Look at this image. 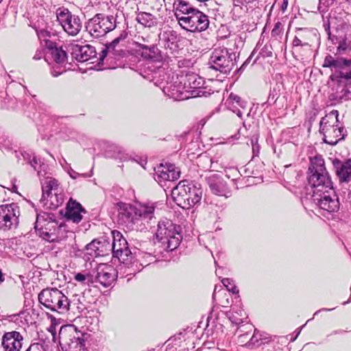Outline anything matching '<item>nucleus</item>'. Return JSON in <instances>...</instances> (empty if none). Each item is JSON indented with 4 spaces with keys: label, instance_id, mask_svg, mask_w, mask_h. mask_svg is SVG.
<instances>
[{
    "label": "nucleus",
    "instance_id": "nucleus-1",
    "mask_svg": "<svg viewBox=\"0 0 351 351\" xmlns=\"http://www.w3.org/2000/svg\"><path fill=\"white\" fill-rule=\"evenodd\" d=\"M118 206V218L121 223L130 226L137 231H143L151 227L155 219V206L143 204L138 206L120 202Z\"/></svg>",
    "mask_w": 351,
    "mask_h": 351
},
{
    "label": "nucleus",
    "instance_id": "nucleus-2",
    "mask_svg": "<svg viewBox=\"0 0 351 351\" xmlns=\"http://www.w3.org/2000/svg\"><path fill=\"white\" fill-rule=\"evenodd\" d=\"M58 337L63 351H88L86 341L88 335L77 330L73 325L61 326Z\"/></svg>",
    "mask_w": 351,
    "mask_h": 351
},
{
    "label": "nucleus",
    "instance_id": "nucleus-3",
    "mask_svg": "<svg viewBox=\"0 0 351 351\" xmlns=\"http://www.w3.org/2000/svg\"><path fill=\"white\" fill-rule=\"evenodd\" d=\"M156 237L167 251H173L182 239V227L170 219H163L158 223Z\"/></svg>",
    "mask_w": 351,
    "mask_h": 351
},
{
    "label": "nucleus",
    "instance_id": "nucleus-4",
    "mask_svg": "<svg viewBox=\"0 0 351 351\" xmlns=\"http://www.w3.org/2000/svg\"><path fill=\"white\" fill-rule=\"evenodd\" d=\"M44 58L48 64L51 65V74L53 77H58L66 71V52L62 47H58L54 40H45Z\"/></svg>",
    "mask_w": 351,
    "mask_h": 351
},
{
    "label": "nucleus",
    "instance_id": "nucleus-5",
    "mask_svg": "<svg viewBox=\"0 0 351 351\" xmlns=\"http://www.w3.org/2000/svg\"><path fill=\"white\" fill-rule=\"evenodd\" d=\"M38 301L49 310L59 314L67 313L71 305L67 302V297L57 288L43 289L38 294Z\"/></svg>",
    "mask_w": 351,
    "mask_h": 351
},
{
    "label": "nucleus",
    "instance_id": "nucleus-6",
    "mask_svg": "<svg viewBox=\"0 0 351 351\" xmlns=\"http://www.w3.org/2000/svg\"><path fill=\"white\" fill-rule=\"evenodd\" d=\"M41 185L43 195L40 203L44 207L55 210L62 204L64 195L55 178L47 176L44 180H41Z\"/></svg>",
    "mask_w": 351,
    "mask_h": 351
},
{
    "label": "nucleus",
    "instance_id": "nucleus-7",
    "mask_svg": "<svg viewBox=\"0 0 351 351\" xmlns=\"http://www.w3.org/2000/svg\"><path fill=\"white\" fill-rule=\"evenodd\" d=\"M236 52L232 51L225 47H219L214 49L208 61L209 67L221 73H229L237 62Z\"/></svg>",
    "mask_w": 351,
    "mask_h": 351
},
{
    "label": "nucleus",
    "instance_id": "nucleus-8",
    "mask_svg": "<svg viewBox=\"0 0 351 351\" xmlns=\"http://www.w3.org/2000/svg\"><path fill=\"white\" fill-rule=\"evenodd\" d=\"M117 17V14H96L87 21L86 31L95 38L104 36L116 28Z\"/></svg>",
    "mask_w": 351,
    "mask_h": 351
},
{
    "label": "nucleus",
    "instance_id": "nucleus-9",
    "mask_svg": "<svg viewBox=\"0 0 351 351\" xmlns=\"http://www.w3.org/2000/svg\"><path fill=\"white\" fill-rule=\"evenodd\" d=\"M322 66L335 71L330 75L329 80L337 84H341L343 80H351V70L348 72L343 71L346 68H351V58L346 59L341 57L335 58L328 54L325 57Z\"/></svg>",
    "mask_w": 351,
    "mask_h": 351
},
{
    "label": "nucleus",
    "instance_id": "nucleus-10",
    "mask_svg": "<svg viewBox=\"0 0 351 351\" xmlns=\"http://www.w3.org/2000/svg\"><path fill=\"white\" fill-rule=\"evenodd\" d=\"M56 228H60L61 226H58L53 214L46 212L36 214L34 228L43 239L48 241H54L56 234L52 231H55Z\"/></svg>",
    "mask_w": 351,
    "mask_h": 351
},
{
    "label": "nucleus",
    "instance_id": "nucleus-11",
    "mask_svg": "<svg viewBox=\"0 0 351 351\" xmlns=\"http://www.w3.org/2000/svg\"><path fill=\"white\" fill-rule=\"evenodd\" d=\"M176 16L182 28L191 32H201L206 30L209 25L207 15L196 9L189 16H180L176 13Z\"/></svg>",
    "mask_w": 351,
    "mask_h": 351
},
{
    "label": "nucleus",
    "instance_id": "nucleus-12",
    "mask_svg": "<svg viewBox=\"0 0 351 351\" xmlns=\"http://www.w3.org/2000/svg\"><path fill=\"white\" fill-rule=\"evenodd\" d=\"M57 21L65 32L76 36L82 29V22L77 15L73 14L68 8H58L56 11Z\"/></svg>",
    "mask_w": 351,
    "mask_h": 351
},
{
    "label": "nucleus",
    "instance_id": "nucleus-13",
    "mask_svg": "<svg viewBox=\"0 0 351 351\" xmlns=\"http://www.w3.org/2000/svg\"><path fill=\"white\" fill-rule=\"evenodd\" d=\"M311 201L323 213L329 214L337 212L340 207L339 198L336 194L335 189L325 191L318 195H312Z\"/></svg>",
    "mask_w": 351,
    "mask_h": 351
},
{
    "label": "nucleus",
    "instance_id": "nucleus-14",
    "mask_svg": "<svg viewBox=\"0 0 351 351\" xmlns=\"http://www.w3.org/2000/svg\"><path fill=\"white\" fill-rule=\"evenodd\" d=\"M113 241L112 245L107 242V247L112 250L113 256L117 257L123 262L132 260V252L129 247L127 240L123 237L122 234L117 230L112 232Z\"/></svg>",
    "mask_w": 351,
    "mask_h": 351
},
{
    "label": "nucleus",
    "instance_id": "nucleus-15",
    "mask_svg": "<svg viewBox=\"0 0 351 351\" xmlns=\"http://www.w3.org/2000/svg\"><path fill=\"white\" fill-rule=\"evenodd\" d=\"M169 76L167 77V80H165V82H161L160 83V88L165 95L176 101H182L191 98L190 90L187 89L186 83L182 84V82L178 80V77L174 82H169Z\"/></svg>",
    "mask_w": 351,
    "mask_h": 351
},
{
    "label": "nucleus",
    "instance_id": "nucleus-16",
    "mask_svg": "<svg viewBox=\"0 0 351 351\" xmlns=\"http://www.w3.org/2000/svg\"><path fill=\"white\" fill-rule=\"evenodd\" d=\"M19 206L12 203L0 206V230H9L17 227L19 216Z\"/></svg>",
    "mask_w": 351,
    "mask_h": 351
},
{
    "label": "nucleus",
    "instance_id": "nucleus-17",
    "mask_svg": "<svg viewBox=\"0 0 351 351\" xmlns=\"http://www.w3.org/2000/svg\"><path fill=\"white\" fill-rule=\"evenodd\" d=\"M154 179L161 186L166 181H175L180 177V169L174 164L161 163L154 168Z\"/></svg>",
    "mask_w": 351,
    "mask_h": 351
},
{
    "label": "nucleus",
    "instance_id": "nucleus-18",
    "mask_svg": "<svg viewBox=\"0 0 351 351\" xmlns=\"http://www.w3.org/2000/svg\"><path fill=\"white\" fill-rule=\"evenodd\" d=\"M136 53L143 60L154 62L167 61V56L162 53L156 45H146L138 42L135 43Z\"/></svg>",
    "mask_w": 351,
    "mask_h": 351
},
{
    "label": "nucleus",
    "instance_id": "nucleus-19",
    "mask_svg": "<svg viewBox=\"0 0 351 351\" xmlns=\"http://www.w3.org/2000/svg\"><path fill=\"white\" fill-rule=\"evenodd\" d=\"M308 184L313 190L312 195H318L334 189L328 172L323 173H311L308 176Z\"/></svg>",
    "mask_w": 351,
    "mask_h": 351
},
{
    "label": "nucleus",
    "instance_id": "nucleus-20",
    "mask_svg": "<svg viewBox=\"0 0 351 351\" xmlns=\"http://www.w3.org/2000/svg\"><path fill=\"white\" fill-rule=\"evenodd\" d=\"M189 87L187 89L191 88L190 90L191 97H208L214 93L210 88L208 89L204 87V80L203 77L197 75H190L187 77Z\"/></svg>",
    "mask_w": 351,
    "mask_h": 351
},
{
    "label": "nucleus",
    "instance_id": "nucleus-21",
    "mask_svg": "<svg viewBox=\"0 0 351 351\" xmlns=\"http://www.w3.org/2000/svg\"><path fill=\"white\" fill-rule=\"evenodd\" d=\"M210 191L215 195L228 197L231 191L228 189L226 182L218 174L213 173L206 178Z\"/></svg>",
    "mask_w": 351,
    "mask_h": 351
},
{
    "label": "nucleus",
    "instance_id": "nucleus-22",
    "mask_svg": "<svg viewBox=\"0 0 351 351\" xmlns=\"http://www.w3.org/2000/svg\"><path fill=\"white\" fill-rule=\"evenodd\" d=\"M71 55L77 61L84 62L97 58V51L95 48L90 45H73L71 47Z\"/></svg>",
    "mask_w": 351,
    "mask_h": 351
},
{
    "label": "nucleus",
    "instance_id": "nucleus-23",
    "mask_svg": "<svg viewBox=\"0 0 351 351\" xmlns=\"http://www.w3.org/2000/svg\"><path fill=\"white\" fill-rule=\"evenodd\" d=\"M23 340V336L17 331L6 332L2 338V346L5 351H20Z\"/></svg>",
    "mask_w": 351,
    "mask_h": 351
},
{
    "label": "nucleus",
    "instance_id": "nucleus-24",
    "mask_svg": "<svg viewBox=\"0 0 351 351\" xmlns=\"http://www.w3.org/2000/svg\"><path fill=\"white\" fill-rule=\"evenodd\" d=\"M86 213V210L79 202L70 199L66 204L65 217L68 221L78 223L82 219V214Z\"/></svg>",
    "mask_w": 351,
    "mask_h": 351
},
{
    "label": "nucleus",
    "instance_id": "nucleus-25",
    "mask_svg": "<svg viewBox=\"0 0 351 351\" xmlns=\"http://www.w3.org/2000/svg\"><path fill=\"white\" fill-rule=\"evenodd\" d=\"M189 184L190 182L187 180H182L171 191L173 201L182 208H186V206L187 189Z\"/></svg>",
    "mask_w": 351,
    "mask_h": 351
},
{
    "label": "nucleus",
    "instance_id": "nucleus-26",
    "mask_svg": "<svg viewBox=\"0 0 351 351\" xmlns=\"http://www.w3.org/2000/svg\"><path fill=\"white\" fill-rule=\"evenodd\" d=\"M225 105L228 110L242 119L243 114L246 110L247 101L242 100L239 95L231 93L227 98Z\"/></svg>",
    "mask_w": 351,
    "mask_h": 351
},
{
    "label": "nucleus",
    "instance_id": "nucleus-27",
    "mask_svg": "<svg viewBox=\"0 0 351 351\" xmlns=\"http://www.w3.org/2000/svg\"><path fill=\"white\" fill-rule=\"evenodd\" d=\"M128 32L126 30H123L121 32L118 37L114 38L111 43L107 45L99 53L98 63L103 62L107 54H112L114 56H121V53H123V51L121 49H117L116 47L121 40H125L128 37Z\"/></svg>",
    "mask_w": 351,
    "mask_h": 351
},
{
    "label": "nucleus",
    "instance_id": "nucleus-28",
    "mask_svg": "<svg viewBox=\"0 0 351 351\" xmlns=\"http://www.w3.org/2000/svg\"><path fill=\"white\" fill-rule=\"evenodd\" d=\"M100 147L106 158L121 160L126 158L123 149L114 143L103 141L100 143Z\"/></svg>",
    "mask_w": 351,
    "mask_h": 351
},
{
    "label": "nucleus",
    "instance_id": "nucleus-29",
    "mask_svg": "<svg viewBox=\"0 0 351 351\" xmlns=\"http://www.w3.org/2000/svg\"><path fill=\"white\" fill-rule=\"evenodd\" d=\"M332 165L341 182H348L351 180V160L342 162L335 159Z\"/></svg>",
    "mask_w": 351,
    "mask_h": 351
},
{
    "label": "nucleus",
    "instance_id": "nucleus-30",
    "mask_svg": "<svg viewBox=\"0 0 351 351\" xmlns=\"http://www.w3.org/2000/svg\"><path fill=\"white\" fill-rule=\"evenodd\" d=\"M116 271L112 267L98 268L95 282H99L104 287H110L115 280Z\"/></svg>",
    "mask_w": 351,
    "mask_h": 351
},
{
    "label": "nucleus",
    "instance_id": "nucleus-31",
    "mask_svg": "<svg viewBox=\"0 0 351 351\" xmlns=\"http://www.w3.org/2000/svg\"><path fill=\"white\" fill-rule=\"evenodd\" d=\"M321 134L323 135V141L331 145H335L340 140L344 138V128L336 125L334 128L326 129Z\"/></svg>",
    "mask_w": 351,
    "mask_h": 351
},
{
    "label": "nucleus",
    "instance_id": "nucleus-32",
    "mask_svg": "<svg viewBox=\"0 0 351 351\" xmlns=\"http://www.w3.org/2000/svg\"><path fill=\"white\" fill-rule=\"evenodd\" d=\"M226 316L232 324L235 326L244 323L247 318L246 313L238 306H232L231 309L226 313Z\"/></svg>",
    "mask_w": 351,
    "mask_h": 351
},
{
    "label": "nucleus",
    "instance_id": "nucleus-33",
    "mask_svg": "<svg viewBox=\"0 0 351 351\" xmlns=\"http://www.w3.org/2000/svg\"><path fill=\"white\" fill-rule=\"evenodd\" d=\"M186 206L185 209H189L195 204L200 202L202 196V190L200 187H197L193 183H190L187 189Z\"/></svg>",
    "mask_w": 351,
    "mask_h": 351
},
{
    "label": "nucleus",
    "instance_id": "nucleus-34",
    "mask_svg": "<svg viewBox=\"0 0 351 351\" xmlns=\"http://www.w3.org/2000/svg\"><path fill=\"white\" fill-rule=\"evenodd\" d=\"M87 254L93 256H103L107 250V242L104 241L93 240L85 247Z\"/></svg>",
    "mask_w": 351,
    "mask_h": 351
},
{
    "label": "nucleus",
    "instance_id": "nucleus-35",
    "mask_svg": "<svg viewBox=\"0 0 351 351\" xmlns=\"http://www.w3.org/2000/svg\"><path fill=\"white\" fill-rule=\"evenodd\" d=\"M338 111L332 110L323 117L319 123V132L326 131V129L334 128L338 122Z\"/></svg>",
    "mask_w": 351,
    "mask_h": 351
},
{
    "label": "nucleus",
    "instance_id": "nucleus-36",
    "mask_svg": "<svg viewBox=\"0 0 351 351\" xmlns=\"http://www.w3.org/2000/svg\"><path fill=\"white\" fill-rule=\"evenodd\" d=\"M282 88V85L280 83H276L272 88H271L267 101L262 104L263 107L266 108L274 104L277 105V101L280 98Z\"/></svg>",
    "mask_w": 351,
    "mask_h": 351
},
{
    "label": "nucleus",
    "instance_id": "nucleus-37",
    "mask_svg": "<svg viewBox=\"0 0 351 351\" xmlns=\"http://www.w3.org/2000/svg\"><path fill=\"white\" fill-rule=\"evenodd\" d=\"M309 174L327 173L324 160L321 156H315L311 158V165L308 168Z\"/></svg>",
    "mask_w": 351,
    "mask_h": 351
},
{
    "label": "nucleus",
    "instance_id": "nucleus-38",
    "mask_svg": "<svg viewBox=\"0 0 351 351\" xmlns=\"http://www.w3.org/2000/svg\"><path fill=\"white\" fill-rule=\"evenodd\" d=\"M269 338L266 334L261 333L258 330L254 329L252 336L247 342V347L254 348L260 346L261 344L269 341Z\"/></svg>",
    "mask_w": 351,
    "mask_h": 351
},
{
    "label": "nucleus",
    "instance_id": "nucleus-39",
    "mask_svg": "<svg viewBox=\"0 0 351 351\" xmlns=\"http://www.w3.org/2000/svg\"><path fill=\"white\" fill-rule=\"evenodd\" d=\"M31 167L37 171L38 176L40 180H44L48 176L47 175V165L45 164L43 161L36 156L32 158V160L30 164Z\"/></svg>",
    "mask_w": 351,
    "mask_h": 351
},
{
    "label": "nucleus",
    "instance_id": "nucleus-40",
    "mask_svg": "<svg viewBox=\"0 0 351 351\" xmlns=\"http://www.w3.org/2000/svg\"><path fill=\"white\" fill-rule=\"evenodd\" d=\"M136 20L144 27H151L157 24L156 18L150 13L141 12L137 14Z\"/></svg>",
    "mask_w": 351,
    "mask_h": 351
},
{
    "label": "nucleus",
    "instance_id": "nucleus-41",
    "mask_svg": "<svg viewBox=\"0 0 351 351\" xmlns=\"http://www.w3.org/2000/svg\"><path fill=\"white\" fill-rule=\"evenodd\" d=\"M254 329V326L249 323L241 324L239 326H237V328L234 331V335H237L238 337V343H245V340H243L245 336H249V333L251 332Z\"/></svg>",
    "mask_w": 351,
    "mask_h": 351
},
{
    "label": "nucleus",
    "instance_id": "nucleus-42",
    "mask_svg": "<svg viewBox=\"0 0 351 351\" xmlns=\"http://www.w3.org/2000/svg\"><path fill=\"white\" fill-rule=\"evenodd\" d=\"M176 5V11L181 12L183 16H189L197 9L188 1L184 0H178Z\"/></svg>",
    "mask_w": 351,
    "mask_h": 351
},
{
    "label": "nucleus",
    "instance_id": "nucleus-43",
    "mask_svg": "<svg viewBox=\"0 0 351 351\" xmlns=\"http://www.w3.org/2000/svg\"><path fill=\"white\" fill-rule=\"evenodd\" d=\"M197 165L204 170H208L213 167V161L212 158L206 156H199L197 159Z\"/></svg>",
    "mask_w": 351,
    "mask_h": 351
},
{
    "label": "nucleus",
    "instance_id": "nucleus-44",
    "mask_svg": "<svg viewBox=\"0 0 351 351\" xmlns=\"http://www.w3.org/2000/svg\"><path fill=\"white\" fill-rule=\"evenodd\" d=\"M74 280L78 282L82 283V285H88L93 284L95 282L93 276L87 274L77 273L74 276Z\"/></svg>",
    "mask_w": 351,
    "mask_h": 351
},
{
    "label": "nucleus",
    "instance_id": "nucleus-45",
    "mask_svg": "<svg viewBox=\"0 0 351 351\" xmlns=\"http://www.w3.org/2000/svg\"><path fill=\"white\" fill-rule=\"evenodd\" d=\"M67 302L71 304L69 306V311H73L77 309L80 311L84 308L83 304L80 302V297L77 295H73L71 300L67 298Z\"/></svg>",
    "mask_w": 351,
    "mask_h": 351
},
{
    "label": "nucleus",
    "instance_id": "nucleus-46",
    "mask_svg": "<svg viewBox=\"0 0 351 351\" xmlns=\"http://www.w3.org/2000/svg\"><path fill=\"white\" fill-rule=\"evenodd\" d=\"M37 35L40 40L41 43H44V46L45 47V40H51V37L56 36V34L53 32H51L47 29H42L37 31Z\"/></svg>",
    "mask_w": 351,
    "mask_h": 351
},
{
    "label": "nucleus",
    "instance_id": "nucleus-47",
    "mask_svg": "<svg viewBox=\"0 0 351 351\" xmlns=\"http://www.w3.org/2000/svg\"><path fill=\"white\" fill-rule=\"evenodd\" d=\"M165 41V47L166 49L169 48L171 50H175L178 45L173 40V34L165 32L162 35Z\"/></svg>",
    "mask_w": 351,
    "mask_h": 351
},
{
    "label": "nucleus",
    "instance_id": "nucleus-48",
    "mask_svg": "<svg viewBox=\"0 0 351 351\" xmlns=\"http://www.w3.org/2000/svg\"><path fill=\"white\" fill-rule=\"evenodd\" d=\"M222 284L224 287H226L227 290L230 292H232L234 294H237L239 293V289L234 285V281L230 278H223L221 280Z\"/></svg>",
    "mask_w": 351,
    "mask_h": 351
},
{
    "label": "nucleus",
    "instance_id": "nucleus-49",
    "mask_svg": "<svg viewBox=\"0 0 351 351\" xmlns=\"http://www.w3.org/2000/svg\"><path fill=\"white\" fill-rule=\"evenodd\" d=\"M271 46L265 45L260 51L259 54L263 58L272 56Z\"/></svg>",
    "mask_w": 351,
    "mask_h": 351
},
{
    "label": "nucleus",
    "instance_id": "nucleus-50",
    "mask_svg": "<svg viewBox=\"0 0 351 351\" xmlns=\"http://www.w3.org/2000/svg\"><path fill=\"white\" fill-rule=\"evenodd\" d=\"M25 351H45L43 343H32Z\"/></svg>",
    "mask_w": 351,
    "mask_h": 351
},
{
    "label": "nucleus",
    "instance_id": "nucleus-51",
    "mask_svg": "<svg viewBox=\"0 0 351 351\" xmlns=\"http://www.w3.org/2000/svg\"><path fill=\"white\" fill-rule=\"evenodd\" d=\"M282 34V24L278 22L275 24L274 27L271 31V36L273 37H277Z\"/></svg>",
    "mask_w": 351,
    "mask_h": 351
},
{
    "label": "nucleus",
    "instance_id": "nucleus-52",
    "mask_svg": "<svg viewBox=\"0 0 351 351\" xmlns=\"http://www.w3.org/2000/svg\"><path fill=\"white\" fill-rule=\"evenodd\" d=\"M23 160L29 165L31 164L32 158L35 156L34 154L31 152H23L21 153Z\"/></svg>",
    "mask_w": 351,
    "mask_h": 351
},
{
    "label": "nucleus",
    "instance_id": "nucleus-53",
    "mask_svg": "<svg viewBox=\"0 0 351 351\" xmlns=\"http://www.w3.org/2000/svg\"><path fill=\"white\" fill-rule=\"evenodd\" d=\"M255 0H233L234 6H242L246 5L248 3L254 2Z\"/></svg>",
    "mask_w": 351,
    "mask_h": 351
},
{
    "label": "nucleus",
    "instance_id": "nucleus-54",
    "mask_svg": "<svg viewBox=\"0 0 351 351\" xmlns=\"http://www.w3.org/2000/svg\"><path fill=\"white\" fill-rule=\"evenodd\" d=\"M348 49V44L346 40H342L339 43V46L337 47V52L341 53L342 52H345Z\"/></svg>",
    "mask_w": 351,
    "mask_h": 351
},
{
    "label": "nucleus",
    "instance_id": "nucleus-55",
    "mask_svg": "<svg viewBox=\"0 0 351 351\" xmlns=\"http://www.w3.org/2000/svg\"><path fill=\"white\" fill-rule=\"evenodd\" d=\"M342 198L346 202L351 203V189H348V191H343Z\"/></svg>",
    "mask_w": 351,
    "mask_h": 351
},
{
    "label": "nucleus",
    "instance_id": "nucleus-56",
    "mask_svg": "<svg viewBox=\"0 0 351 351\" xmlns=\"http://www.w3.org/2000/svg\"><path fill=\"white\" fill-rule=\"evenodd\" d=\"M255 50L252 51L251 55L248 57V58L243 62V64L241 66V67L239 69V71H243L244 70L245 67L247 65V64L250 62L252 57L253 56Z\"/></svg>",
    "mask_w": 351,
    "mask_h": 351
},
{
    "label": "nucleus",
    "instance_id": "nucleus-57",
    "mask_svg": "<svg viewBox=\"0 0 351 351\" xmlns=\"http://www.w3.org/2000/svg\"><path fill=\"white\" fill-rule=\"evenodd\" d=\"M307 43H302L301 40L299 39L298 37L295 36V38H293V45L294 47H298V46H304V45H306Z\"/></svg>",
    "mask_w": 351,
    "mask_h": 351
},
{
    "label": "nucleus",
    "instance_id": "nucleus-58",
    "mask_svg": "<svg viewBox=\"0 0 351 351\" xmlns=\"http://www.w3.org/2000/svg\"><path fill=\"white\" fill-rule=\"evenodd\" d=\"M258 134H254L251 137V139H250V143H251V145H252V147L255 145H258Z\"/></svg>",
    "mask_w": 351,
    "mask_h": 351
},
{
    "label": "nucleus",
    "instance_id": "nucleus-59",
    "mask_svg": "<svg viewBox=\"0 0 351 351\" xmlns=\"http://www.w3.org/2000/svg\"><path fill=\"white\" fill-rule=\"evenodd\" d=\"M69 176L73 178V179H76L77 178L80 177L81 176V174H80L79 173L75 171L73 169H71L69 171Z\"/></svg>",
    "mask_w": 351,
    "mask_h": 351
},
{
    "label": "nucleus",
    "instance_id": "nucleus-60",
    "mask_svg": "<svg viewBox=\"0 0 351 351\" xmlns=\"http://www.w3.org/2000/svg\"><path fill=\"white\" fill-rule=\"evenodd\" d=\"M252 152H253L254 156H258L259 154V151H260L259 145L258 144V145H255L252 146Z\"/></svg>",
    "mask_w": 351,
    "mask_h": 351
},
{
    "label": "nucleus",
    "instance_id": "nucleus-61",
    "mask_svg": "<svg viewBox=\"0 0 351 351\" xmlns=\"http://www.w3.org/2000/svg\"><path fill=\"white\" fill-rule=\"evenodd\" d=\"M287 6H288V0H282V3L280 5V10L282 12H285L287 10Z\"/></svg>",
    "mask_w": 351,
    "mask_h": 351
},
{
    "label": "nucleus",
    "instance_id": "nucleus-62",
    "mask_svg": "<svg viewBox=\"0 0 351 351\" xmlns=\"http://www.w3.org/2000/svg\"><path fill=\"white\" fill-rule=\"evenodd\" d=\"M318 10L320 12H324L325 11V8H323L322 5V0H319V4L318 5Z\"/></svg>",
    "mask_w": 351,
    "mask_h": 351
},
{
    "label": "nucleus",
    "instance_id": "nucleus-63",
    "mask_svg": "<svg viewBox=\"0 0 351 351\" xmlns=\"http://www.w3.org/2000/svg\"><path fill=\"white\" fill-rule=\"evenodd\" d=\"M335 308H322V309H320L317 311H316L314 314V315H317L318 313H319L320 311H332L333 309H335Z\"/></svg>",
    "mask_w": 351,
    "mask_h": 351
},
{
    "label": "nucleus",
    "instance_id": "nucleus-64",
    "mask_svg": "<svg viewBox=\"0 0 351 351\" xmlns=\"http://www.w3.org/2000/svg\"><path fill=\"white\" fill-rule=\"evenodd\" d=\"M247 339H248V336H245L244 338H243V340H245V343H240V344H241V346H244V345H245V346H247V344H246V343H247V342L249 341Z\"/></svg>",
    "mask_w": 351,
    "mask_h": 351
}]
</instances>
